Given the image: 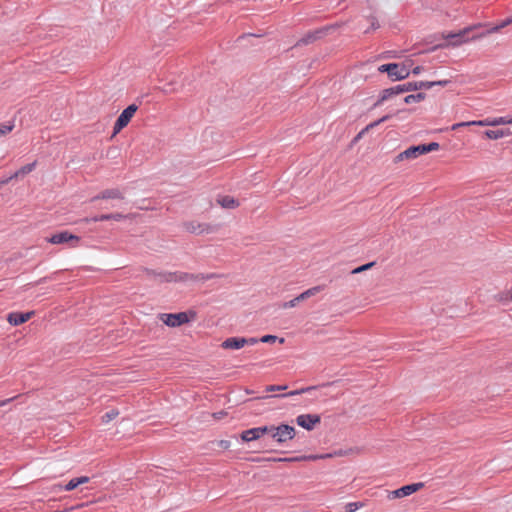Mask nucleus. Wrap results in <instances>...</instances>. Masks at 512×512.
<instances>
[{"instance_id":"14","label":"nucleus","mask_w":512,"mask_h":512,"mask_svg":"<svg viewBox=\"0 0 512 512\" xmlns=\"http://www.w3.org/2000/svg\"><path fill=\"white\" fill-rule=\"evenodd\" d=\"M34 315V311L23 312H11L7 316V321L13 326L21 325L27 322Z\"/></svg>"},{"instance_id":"19","label":"nucleus","mask_w":512,"mask_h":512,"mask_svg":"<svg viewBox=\"0 0 512 512\" xmlns=\"http://www.w3.org/2000/svg\"><path fill=\"white\" fill-rule=\"evenodd\" d=\"M217 203L226 209H234L239 206V201L229 195L221 196L217 199Z\"/></svg>"},{"instance_id":"32","label":"nucleus","mask_w":512,"mask_h":512,"mask_svg":"<svg viewBox=\"0 0 512 512\" xmlns=\"http://www.w3.org/2000/svg\"><path fill=\"white\" fill-rule=\"evenodd\" d=\"M496 298L498 301L503 302V303H508V302L512 301V288L507 291L499 293L496 296Z\"/></svg>"},{"instance_id":"8","label":"nucleus","mask_w":512,"mask_h":512,"mask_svg":"<svg viewBox=\"0 0 512 512\" xmlns=\"http://www.w3.org/2000/svg\"><path fill=\"white\" fill-rule=\"evenodd\" d=\"M323 290V286H314L312 288H309L307 289L306 291L302 292L301 294H299L297 297L293 298L292 300L290 301H287V302H284L282 304V307L284 309H288V308H293L295 307L298 303L304 301V300H307L308 298L312 297V296H315L316 294H318L319 292H321Z\"/></svg>"},{"instance_id":"20","label":"nucleus","mask_w":512,"mask_h":512,"mask_svg":"<svg viewBox=\"0 0 512 512\" xmlns=\"http://www.w3.org/2000/svg\"><path fill=\"white\" fill-rule=\"evenodd\" d=\"M323 34L322 30H316L313 32L307 33L304 37H302L298 42L297 45H308L319 39Z\"/></svg>"},{"instance_id":"27","label":"nucleus","mask_w":512,"mask_h":512,"mask_svg":"<svg viewBox=\"0 0 512 512\" xmlns=\"http://www.w3.org/2000/svg\"><path fill=\"white\" fill-rule=\"evenodd\" d=\"M35 167H36V162L26 164V165L22 166L18 171H16L11 176V178L18 177L19 175H26V174L32 172L35 169Z\"/></svg>"},{"instance_id":"33","label":"nucleus","mask_w":512,"mask_h":512,"mask_svg":"<svg viewBox=\"0 0 512 512\" xmlns=\"http://www.w3.org/2000/svg\"><path fill=\"white\" fill-rule=\"evenodd\" d=\"M421 146H422V150H423L424 154L432 152V151H436L440 147L439 143H437V142H430L428 144H421Z\"/></svg>"},{"instance_id":"36","label":"nucleus","mask_w":512,"mask_h":512,"mask_svg":"<svg viewBox=\"0 0 512 512\" xmlns=\"http://www.w3.org/2000/svg\"><path fill=\"white\" fill-rule=\"evenodd\" d=\"M13 128L14 124L11 122L0 124V136L9 133L10 131H12Z\"/></svg>"},{"instance_id":"28","label":"nucleus","mask_w":512,"mask_h":512,"mask_svg":"<svg viewBox=\"0 0 512 512\" xmlns=\"http://www.w3.org/2000/svg\"><path fill=\"white\" fill-rule=\"evenodd\" d=\"M504 124H512V119L506 117H497L493 119H487V126H498Z\"/></svg>"},{"instance_id":"7","label":"nucleus","mask_w":512,"mask_h":512,"mask_svg":"<svg viewBox=\"0 0 512 512\" xmlns=\"http://www.w3.org/2000/svg\"><path fill=\"white\" fill-rule=\"evenodd\" d=\"M142 271L146 273V275L157 281L158 283H169L175 282L176 272H168V271H156L153 269H149L146 267L142 268Z\"/></svg>"},{"instance_id":"9","label":"nucleus","mask_w":512,"mask_h":512,"mask_svg":"<svg viewBox=\"0 0 512 512\" xmlns=\"http://www.w3.org/2000/svg\"><path fill=\"white\" fill-rule=\"evenodd\" d=\"M295 421L300 427L311 431L321 422V417L318 414H301L296 417Z\"/></svg>"},{"instance_id":"46","label":"nucleus","mask_w":512,"mask_h":512,"mask_svg":"<svg viewBox=\"0 0 512 512\" xmlns=\"http://www.w3.org/2000/svg\"><path fill=\"white\" fill-rule=\"evenodd\" d=\"M422 70V66H416L410 71V74L412 73L413 75H419L422 72Z\"/></svg>"},{"instance_id":"16","label":"nucleus","mask_w":512,"mask_h":512,"mask_svg":"<svg viewBox=\"0 0 512 512\" xmlns=\"http://www.w3.org/2000/svg\"><path fill=\"white\" fill-rule=\"evenodd\" d=\"M399 94H402V89H401L400 84L382 90L378 100L374 104V107L380 106L383 102H385V101L389 100L390 98H392L393 96H396Z\"/></svg>"},{"instance_id":"37","label":"nucleus","mask_w":512,"mask_h":512,"mask_svg":"<svg viewBox=\"0 0 512 512\" xmlns=\"http://www.w3.org/2000/svg\"><path fill=\"white\" fill-rule=\"evenodd\" d=\"M287 388V385H268L265 387V392L284 391Z\"/></svg>"},{"instance_id":"49","label":"nucleus","mask_w":512,"mask_h":512,"mask_svg":"<svg viewBox=\"0 0 512 512\" xmlns=\"http://www.w3.org/2000/svg\"><path fill=\"white\" fill-rule=\"evenodd\" d=\"M15 397H11V398H8V399H5V400H2L0 401V407H3L5 405H7L8 403H10L11 401L14 400Z\"/></svg>"},{"instance_id":"30","label":"nucleus","mask_w":512,"mask_h":512,"mask_svg":"<svg viewBox=\"0 0 512 512\" xmlns=\"http://www.w3.org/2000/svg\"><path fill=\"white\" fill-rule=\"evenodd\" d=\"M512 23V15L504 20H502L499 24L493 26L488 32L489 33H495L500 31L502 28L508 26Z\"/></svg>"},{"instance_id":"3","label":"nucleus","mask_w":512,"mask_h":512,"mask_svg":"<svg viewBox=\"0 0 512 512\" xmlns=\"http://www.w3.org/2000/svg\"><path fill=\"white\" fill-rule=\"evenodd\" d=\"M137 110L138 106L136 104H131L121 112V114L118 116L117 120L114 123L113 135L118 134L123 128H125L128 125V123L131 121V118L134 116Z\"/></svg>"},{"instance_id":"29","label":"nucleus","mask_w":512,"mask_h":512,"mask_svg":"<svg viewBox=\"0 0 512 512\" xmlns=\"http://www.w3.org/2000/svg\"><path fill=\"white\" fill-rule=\"evenodd\" d=\"M108 220H111V214H101V215L94 216L91 218H84V219H81L80 222L89 223V222H99V221H108Z\"/></svg>"},{"instance_id":"47","label":"nucleus","mask_w":512,"mask_h":512,"mask_svg":"<svg viewBox=\"0 0 512 512\" xmlns=\"http://www.w3.org/2000/svg\"><path fill=\"white\" fill-rule=\"evenodd\" d=\"M463 126H468V125H467V122H460V123H456V124L452 125L451 129H452V130H456V129H458L459 127H463Z\"/></svg>"},{"instance_id":"1","label":"nucleus","mask_w":512,"mask_h":512,"mask_svg":"<svg viewBox=\"0 0 512 512\" xmlns=\"http://www.w3.org/2000/svg\"><path fill=\"white\" fill-rule=\"evenodd\" d=\"M380 73H387L392 81H401L409 77L410 70L405 63H386L378 67Z\"/></svg>"},{"instance_id":"42","label":"nucleus","mask_w":512,"mask_h":512,"mask_svg":"<svg viewBox=\"0 0 512 512\" xmlns=\"http://www.w3.org/2000/svg\"><path fill=\"white\" fill-rule=\"evenodd\" d=\"M467 125H468V126H471V125L487 126V119H484V120H476V121H468V122H467Z\"/></svg>"},{"instance_id":"51","label":"nucleus","mask_w":512,"mask_h":512,"mask_svg":"<svg viewBox=\"0 0 512 512\" xmlns=\"http://www.w3.org/2000/svg\"><path fill=\"white\" fill-rule=\"evenodd\" d=\"M11 179H12V178H11V177H9V178H7V179H3V180H1V181H0V185L7 184V183L9 182V180H11Z\"/></svg>"},{"instance_id":"31","label":"nucleus","mask_w":512,"mask_h":512,"mask_svg":"<svg viewBox=\"0 0 512 512\" xmlns=\"http://www.w3.org/2000/svg\"><path fill=\"white\" fill-rule=\"evenodd\" d=\"M119 415V411L117 409H111L110 411L106 412L102 417V423H109L110 421L114 420Z\"/></svg>"},{"instance_id":"6","label":"nucleus","mask_w":512,"mask_h":512,"mask_svg":"<svg viewBox=\"0 0 512 512\" xmlns=\"http://www.w3.org/2000/svg\"><path fill=\"white\" fill-rule=\"evenodd\" d=\"M183 225L187 232L197 235L204 233L210 234L217 231V226L207 223H199L197 221H188L185 222Z\"/></svg>"},{"instance_id":"15","label":"nucleus","mask_w":512,"mask_h":512,"mask_svg":"<svg viewBox=\"0 0 512 512\" xmlns=\"http://www.w3.org/2000/svg\"><path fill=\"white\" fill-rule=\"evenodd\" d=\"M107 200V199H124V194L118 188L105 189L96 196H94L91 201L94 202L96 200Z\"/></svg>"},{"instance_id":"40","label":"nucleus","mask_w":512,"mask_h":512,"mask_svg":"<svg viewBox=\"0 0 512 512\" xmlns=\"http://www.w3.org/2000/svg\"><path fill=\"white\" fill-rule=\"evenodd\" d=\"M78 486L79 485H78L77 479L73 478L64 486V490L71 491V490H74L75 488H77Z\"/></svg>"},{"instance_id":"44","label":"nucleus","mask_w":512,"mask_h":512,"mask_svg":"<svg viewBox=\"0 0 512 512\" xmlns=\"http://www.w3.org/2000/svg\"><path fill=\"white\" fill-rule=\"evenodd\" d=\"M245 345H254L256 343H258V339L257 338H254V337H251V338H245Z\"/></svg>"},{"instance_id":"34","label":"nucleus","mask_w":512,"mask_h":512,"mask_svg":"<svg viewBox=\"0 0 512 512\" xmlns=\"http://www.w3.org/2000/svg\"><path fill=\"white\" fill-rule=\"evenodd\" d=\"M273 427H274L273 425H270V426L265 425V426L256 427L259 438L261 436H263L264 434H270L272 436Z\"/></svg>"},{"instance_id":"25","label":"nucleus","mask_w":512,"mask_h":512,"mask_svg":"<svg viewBox=\"0 0 512 512\" xmlns=\"http://www.w3.org/2000/svg\"><path fill=\"white\" fill-rule=\"evenodd\" d=\"M316 388H317V386L304 387V388H300V389H296V390L290 391V392L285 393V394H281L278 397L286 398V397H291V396H295V395H301L303 393H308V392H310L312 390H315Z\"/></svg>"},{"instance_id":"21","label":"nucleus","mask_w":512,"mask_h":512,"mask_svg":"<svg viewBox=\"0 0 512 512\" xmlns=\"http://www.w3.org/2000/svg\"><path fill=\"white\" fill-rule=\"evenodd\" d=\"M485 136L489 139H500L505 136H509L511 134L509 129H497V130H486L484 132Z\"/></svg>"},{"instance_id":"45","label":"nucleus","mask_w":512,"mask_h":512,"mask_svg":"<svg viewBox=\"0 0 512 512\" xmlns=\"http://www.w3.org/2000/svg\"><path fill=\"white\" fill-rule=\"evenodd\" d=\"M76 479H77L78 485L85 484V483L89 482V477H87V476L77 477Z\"/></svg>"},{"instance_id":"17","label":"nucleus","mask_w":512,"mask_h":512,"mask_svg":"<svg viewBox=\"0 0 512 512\" xmlns=\"http://www.w3.org/2000/svg\"><path fill=\"white\" fill-rule=\"evenodd\" d=\"M400 86L402 89V93L432 88V84L426 83V81H410L400 84Z\"/></svg>"},{"instance_id":"26","label":"nucleus","mask_w":512,"mask_h":512,"mask_svg":"<svg viewBox=\"0 0 512 512\" xmlns=\"http://www.w3.org/2000/svg\"><path fill=\"white\" fill-rule=\"evenodd\" d=\"M390 118V115H385L383 116L382 118L378 119L377 121H374L373 123H370L368 126L365 127V129H363L361 132H359L357 134V136L355 137V141H357L358 139H361L362 135L370 128H373V127H376L378 126L380 123H383L385 121H387L388 119Z\"/></svg>"},{"instance_id":"11","label":"nucleus","mask_w":512,"mask_h":512,"mask_svg":"<svg viewBox=\"0 0 512 512\" xmlns=\"http://www.w3.org/2000/svg\"><path fill=\"white\" fill-rule=\"evenodd\" d=\"M471 31H472V27H466V28L458 31L457 33H448L446 35H443V37L447 40H451V44L453 46H458V45H461L470 40V38L467 37V35ZM475 38H476L475 36L471 37V39H475Z\"/></svg>"},{"instance_id":"35","label":"nucleus","mask_w":512,"mask_h":512,"mask_svg":"<svg viewBox=\"0 0 512 512\" xmlns=\"http://www.w3.org/2000/svg\"><path fill=\"white\" fill-rule=\"evenodd\" d=\"M363 506L362 502H350L345 505V512H355Z\"/></svg>"},{"instance_id":"4","label":"nucleus","mask_w":512,"mask_h":512,"mask_svg":"<svg viewBox=\"0 0 512 512\" xmlns=\"http://www.w3.org/2000/svg\"><path fill=\"white\" fill-rule=\"evenodd\" d=\"M80 241V237L77 235H74L70 233L69 231H61L59 233L53 234L49 239L48 242L51 244H64V243H70V246L75 248L78 246Z\"/></svg>"},{"instance_id":"2","label":"nucleus","mask_w":512,"mask_h":512,"mask_svg":"<svg viewBox=\"0 0 512 512\" xmlns=\"http://www.w3.org/2000/svg\"><path fill=\"white\" fill-rule=\"evenodd\" d=\"M296 435V430L288 424H280L273 427L272 438L278 443L283 444L288 440H292Z\"/></svg>"},{"instance_id":"13","label":"nucleus","mask_w":512,"mask_h":512,"mask_svg":"<svg viewBox=\"0 0 512 512\" xmlns=\"http://www.w3.org/2000/svg\"><path fill=\"white\" fill-rule=\"evenodd\" d=\"M423 487H424V483L423 482H418V483H412V484L404 485L401 488L394 490L392 492V495H393V498L406 497V496H409V495L417 492L418 490H420Z\"/></svg>"},{"instance_id":"23","label":"nucleus","mask_w":512,"mask_h":512,"mask_svg":"<svg viewBox=\"0 0 512 512\" xmlns=\"http://www.w3.org/2000/svg\"><path fill=\"white\" fill-rule=\"evenodd\" d=\"M322 455H308V456H297V457H290V458H279V459H273L274 461H285V462H296L301 460H316L321 459Z\"/></svg>"},{"instance_id":"24","label":"nucleus","mask_w":512,"mask_h":512,"mask_svg":"<svg viewBox=\"0 0 512 512\" xmlns=\"http://www.w3.org/2000/svg\"><path fill=\"white\" fill-rule=\"evenodd\" d=\"M426 98V94L424 92H418L416 94H410L404 97L403 101L406 104H412L416 102H420Z\"/></svg>"},{"instance_id":"5","label":"nucleus","mask_w":512,"mask_h":512,"mask_svg":"<svg viewBox=\"0 0 512 512\" xmlns=\"http://www.w3.org/2000/svg\"><path fill=\"white\" fill-rule=\"evenodd\" d=\"M163 323L169 327H178L189 322V317L186 312L179 313H163L160 315Z\"/></svg>"},{"instance_id":"18","label":"nucleus","mask_w":512,"mask_h":512,"mask_svg":"<svg viewBox=\"0 0 512 512\" xmlns=\"http://www.w3.org/2000/svg\"><path fill=\"white\" fill-rule=\"evenodd\" d=\"M245 342V337H230L222 342L221 347L223 349L238 350L245 346Z\"/></svg>"},{"instance_id":"22","label":"nucleus","mask_w":512,"mask_h":512,"mask_svg":"<svg viewBox=\"0 0 512 512\" xmlns=\"http://www.w3.org/2000/svg\"><path fill=\"white\" fill-rule=\"evenodd\" d=\"M242 441L244 442H250L259 439V435L257 433V428H251L248 430H245L240 435Z\"/></svg>"},{"instance_id":"43","label":"nucleus","mask_w":512,"mask_h":512,"mask_svg":"<svg viewBox=\"0 0 512 512\" xmlns=\"http://www.w3.org/2000/svg\"><path fill=\"white\" fill-rule=\"evenodd\" d=\"M127 216L121 213H111V220L120 221L125 219Z\"/></svg>"},{"instance_id":"10","label":"nucleus","mask_w":512,"mask_h":512,"mask_svg":"<svg viewBox=\"0 0 512 512\" xmlns=\"http://www.w3.org/2000/svg\"><path fill=\"white\" fill-rule=\"evenodd\" d=\"M216 277L215 274H204V273H198V274H192V273H186V272H176L175 276V282H186V281H200L205 282L210 279H213Z\"/></svg>"},{"instance_id":"41","label":"nucleus","mask_w":512,"mask_h":512,"mask_svg":"<svg viewBox=\"0 0 512 512\" xmlns=\"http://www.w3.org/2000/svg\"><path fill=\"white\" fill-rule=\"evenodd\" d=\"M277 339L275 335H264L260 338V341L263 343H274Z\"/></svg>"},{"instance_id":"39","label":"nucleus","mask_w":512,"mask_h":512,"mask_svg":"<svg viewBox=\"0 0 512 512\" xmlns=\"http://www.w3.org/2000/svg\"><path fill=\"white\" fill-rule=\"evenodd\" d=\"M426 83H431L432 87L434 86H441L446 87L451 83V80L445 79V80H438V81H426Z\"/></svg>"},{"instance_id":"48","label":"nucleus","mask_w":512,"mask_h":512,"mask_svg":"<svg viewBox=\"0 0 512 512\" xmlns=\"http://www.w3.org/2000/svg\"><path fill=\"white\" fill-rule=\"evenodd\" d=\"M219 445H220V447H222V448H224V449H227V448L229 447V445H230V442H229V441H227V440H221V441L219 442Z\"/></svg>"},{"instance_id":"52","label":"nucleus","mask_w":512,"mask_h":512,"mask_svg":"<svg viewBox=\"0 0 512 512\" xmlns=\"http://www.w3.org/2000/svg\"><path fill=\"white\" fill-rule=\"evenodd\" d=\"M377 28H379V24L376 21H373L372 22V29H377Z\"/></svg>"},{"instance_id":"53","label":"nucleus","mask_w":512,"mask_h":512,"mask_svg":"<svg viewBox=\"0 0 512 512\" xmlns=\"http://www.w3.org/2000/svg\"><path fill=\"white\" fill-rule=\"evenodd\" d=\"M44 281H45V278H42V279L39 280V283H42Z\"/></svg>"},{"instance_id":"50","label":"nucleus","mask_w":512,"mask_h":512,"mask_svg":"<svg viewBox=\"0 0 512 512\" xmlns=\"http://www.w3.org/2000/svg\"><path fill=\"white\" fill-rule=\"evenodd\" d=\"M226 413L225 412H219V413H215L214 416L217 418V419H220L223 415H225Z\"/></svg>"},{"instance_id":"12","label":"nucleus","mask_w":512,"mask_h":512,"mask_svg":"<svg viewBox=\"0 0 512 512\" xmlns=\"http://www.w3.org/2000/svg\"><path fill=\"white\" fill-rule=\"evenodd\" d=\"M423 150L421 144L410 146L403 152H400L397 156L394 158V163L401 162L403 160H413L419 157L420 155H423Z\"/></svg>"},{"instance_id":"38","label":"nucleus","mask_w":512,"mask_h":512,"mask_svg":"<svg viewBox=\"0 0 512 512\" xmlns=\"http://www.w3.org/2000/svg\"><path fill=\"white\" fill-rule=\"evenodd\" d=\"M374 265H375V262H369V263H366V264L361 265V266H359V267L355 268L354 270H352V273H353V274H357V273L363 272V271H365V270L370 269V268H371L372 266H374Z\"/></svg>"}]
</instances>
